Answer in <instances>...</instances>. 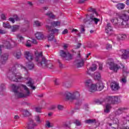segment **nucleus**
Wrapping results in <instances>:
<instances>
[{"instance_id": "nucleus-1", "label": "nucleus", "mask_w": 129, "mask_h": 129, "mask_svg": "<svg viewBox=\"0 0 129 129\" xmlns=\"http://www.w3.org/2000/svg\"><path fill=\"white\" fill-rule=\"evenodd\" d=\"M12 91L17 98H24L30 95L29 88L25 85L21 84L16 86L13 84L12 85Z\"/></svg>"}, {"instance_id": "nucleus-2", "label": "nucleus", "mask_w": 129, "mask_h": 129, "mask_svg": "<svg viewBox=\"0 0 129 129\" xmlns=\"http://www.w3.org/2000/svg\"><path fill=\"white\" fill-rule=\"evenodd\" d=\"M37 65L42 68H48L49 69H54V66L50 60H46V58L43 57V52H40L35 54Z\"/></svg>"}, {"instance_id": "nucleus-3", "label": "nucleus", "mask_w": 129, "mask_h": 129, "mask_svg": "<svg viewBox=\"0 0 129 129\" xmlns=\"http://www.w3.org/2000/svg\"><path fill=\"white\" fill-rule=\"evenodd\" d=\"M16 67H14L9 70V72L7 74V77L9 78L10 80L13 81L14 82H22V79L23 77L21 76L17 75Z\"/></svg>"}, {"instance_id": "nucleus-4", "label": "nucleus", "mask_w": 129, "mask_h": 129, "mask_svg": "<svg viewBox=\"0 0 129 129\" xmlns=\"http://www.w3.org/2000/svg\"><path fill=\"white\" fill-rule=\"evenodd\" d=\"M24 55L26 59L28 60L29 62L26 63V68L22 67V69H24L25 71H27V70H33L35 68L34 63L31 62L33 59V54L29 51H26Z\"/></svg>"}, {"instance_id": "nucleus-5", "label": "nucleus", "mask_w": 129, "mask_h": 129, "mask_svg": "<svg viewBox=\"0 0 129 129\" xmlns=\"http://www.w3.org/2000/svg\"><path fill=\"white\" fill-rule=\"evenodd\" d=\"M129 20V16L125 14H120L117 19V22L116 26L118 28H125L126 22Z\"/></svg>"}, {"instance_id": "nucleus-6", "label": "nucleus", "mask_w": 129, "mask_h": 129, "mask_svg": "<svg viewBox=\"0 0 129 129\" xmlns=\"http://www.w3.org/2000/svg\"><path fill=\"white\" fill-rule=\"evenodd\" d=\"M64 97L66 100H70V101L78 100L80 98V93L78 91L72 93L70 92H66Z\"/></svg>"}, {"instance_id": "nucleus-7", "label": "nucleus", "mask_w": 129, "mask_h": 129, "mask_svg": "<svg viewBox=\"0 0 129 129\" xmlns=\"http://www.w3.org/2000/svg\"><path fill=\"white\" fill-rule=\"evenodd\" d=\"M88 12L93 13V14H90V19L91 20V21L94 22L95 25H97V24L98 23L99 21H100V20L94 17V14H95L96 16H98V14L96 12V10L92 8H89Z\"/></svg>"}, {"instance_id": "nucleus-8", "label": "nucleus", "mask_w": 129, "mask_h": 129, "mask_svg": "<svg viewBox=\"0 0 129 129\" xmlns=\"http://www.w3.org/2000/svg\"><path fill=\"white\" fill-rule=\"evenodd\" d=\"M112 115H111L110 116V120L109 122H107V126H111L112 128H117L118 127V123H119V121L118 120V119L117 118H112Z\"/></svg>"}, {"instance_id": "nucleus-9", "label": "nucleus", "mask_w": 129, "mask_h": 129, "mask_svg": "<svg viewBox=\"0 0 129 129\" xmlns=\"http://www.w3.org/2000/svg\"><path fill=\"white\" fill-rule=\"evenodd\" d=\"M106 100L110 104H118V97L117 96H108L106 98Z\"/></svg>"}, {"instance_id": "nucleus-10", "label": "nucleus", "mask_w": 129, "mask_h": 129, "mask_svg": "<svg viewBox=\"0 0 129 129\" xmlns=\"http://www.w3.org/2000/svg\"><path fill=\"white\" fill-rule=\"evenodd\" d=\"M59 55L60 57L66 58V60H72V54H70L68 51L61 50H60Z\"/></svg>"}, {"instance_id": "nucleus-11", "label": "nucleus", "mask_w": 129, "mask_h": 129, "mask_svg": "<svg viewBox=\"0 0 129 129\" xmlns=\"http://www.w3.org/2000/svg\"><path fill=\"white\" fill-rule=\"evenodd\" d=\"M27 124L28 129H35V127L38 126V124L36 123L32 118H28V121Z\"/></svg>"}, {"instance_id": "nucleus-12", "label": "nucleus", "mask_w": 129, "mask_h": 129, "mask_svg": "<svg viewBox=\"0 0 129 129\" xmlns=\"http://www.w3.org/2000/svg\"><path fill=\"white\" fill-rule=\"evenodd\" d=\"M108 64L109 66L110 70H112L116 73V72H117V71L120 68V66L116 63H115L113 61L108 62Z\"/></svg>"}, {"instance_id": "nucleus-13", "label": "nucleus", "mask_w": 129, "mask_h": 129, "mask_svg": "<svg viewBox=\"0 0 129 129\" xmlns=\"http://www.w3.org/2000/svg\"><path fill=\"white\" fill-rule=\"evenodd\" d=\"M110 87L112 91H117V90H119L120 88L119 84L116 82H112L111 83Z\"/></svg>"}, {"instance_id": "nucleus-14", "label": "nucleus", "mask_w": 129, "mask_h": 129, "mask_svg": "<svg viewBox=\"0 0 129 129\" xmlns=\"http://www.w3.org/2000/svg\"><path fill=\"white\" fill-rule=\"evenodd\" d=\"M46 29L48 30V32H51V34L57 36L59 34V29L56 28H54L52 29V26L49 25L46 26Z\"/></svg>"}, {"instance_id": "nucleus-15", "label": "nucleus", "mask_w": 129, "mask_h": 129, "mask_svg": "<svg viewBox=\"0 0 129 129\" xmlns=\"http://www.w3.org/2000/svg\"><path fill=\"white\" fill-rule=\"evenodd\" d=\"M120 52L122 53L121 59H124V60H126V59H128L129 51L128 50L122 49L120 50Z\"/></svg>"}, {"instance_id": "nucleus-16", "label": "nucleus", "mask_w": 129, "mask_h": 129, "mask_svg": "<svg viewBox=\"0 0 129 129\" xmlns=\"http://www.w3.org/2000/svg\"><path fill=\"white\" fill-rule=\"evenodd\" d=\"M75 63L77 68L83 67L84 65V59L83 58L77 59L75 61Z\"/></svg>"}, {"instance_id": "nucleus-17", "label": "nucleus", "mask_w": 129, "mask_h": 129, "mask_svg": "<svg viewBox=\"0 0 129 129\" xmlns=\"http://www.w3.org/2000/svg\"><path fill=\"white\" fill-rule=\"evenodd\" d=\"M106 33L108 34V35H111V34L113 33V30H112V26L110 23H108L107 24V26L105 28Z\"/></svg>"}, {"instance_id": "nucleus-18", "label": "nucleus", "mask_w": 129, "mask_h": 129, "mask_svg": "<svg viewBox=\"0 0 129 129\" xmlns=\"http://www.w3.org/2000/svg\"><path fill=\"white\" fill-rule=\"evenodd\" d=\"M9 58V53H5L2 56L0 60V63L4 64H5Z\"/></svg>"}, {"instance_id": "nucleus-19", "label": "nucleus", "mask_w": 129, "mask_h": 129, "mask_svg": "<svg viewBox=\"0 0 129 129\" xmlns=\"http://www.w3.org/2000/svg\"><path fill=\"white\" fill-rule=\"evenodd\" d=\"M126 109H127V108H119L115 111V115H120V114H122V113L124 112V110Z\"/></svg>"}, {"instance_id": "nucleus-20", "label": "nucleus", "mask_w": 129, "mask_h": 129, "mask_svg": "<svg viewBox=\"0 0 129 129\" xmlns=\"http://www.w3.org/2000/svg\"><path fill=\"white\" fill-rule=\"evenodd\" d=\"M26 84L28 86H29L31 89H33V90H35V89H36V86H34V83L32 79L30 78L29 81L26 83Z\"/></svg>"}, {"instance_id": "nucleus-21", "label": "nucleus", "mask_w": 129, "mask_h": 129, "mask_svg": "<svg viewBox=\"0 0 129 129\" xmlns=\"http://www.w3.org/2000/svg\"><path fill=\"white\" fill-rule=\"evenodd\" d=\"M97 86V90H98V91H101L103 89V84L102 83V82L101 81H98L97 83L96 84Z\"/></svg>"}, {"instance_id": "nucleus-22", "label": "nucleus", "mask_w": 129, "mask_h": 129, "mask_svg": "<svg viewBox=\"0 0 129 129\" xmlns=\"http://www.w3.org/2000/svg\"><path fill=\"white\" fill-rule=\"evenodd\" d=\"M122 73L124 78L121 79V82H122V83H126V76H127V74H128L129 73L128 72L123 70Z\"/></svg>"}, {"instance_id": "nucleus-23", "label": "nucleus", "mask_w": 129, "mask_h": 129, "mask_svg": "<svg viewBox=\"0 0 129 129\" xmlns=\"http://www.w3.org/2000/svg\"><path fill=\"white\" fill-rule=\"evenodd\" d=\"M96 90H97L96 85L92 84L89 88V91L90 92H94V91H96Z\"/></svg>"}, {"instance_id": "nucleus-24", "label": "nucleus", "mask_w": 129, "mask_h": 129, "mask_svg": "<svg viewBox=\"0 0 129 129\" xmlns=\"http://www.w3.org/2000/svg\"><path fill=\"white\" fill-rule=\"evenodd\" d=\"M14 55L17 59H21V57H22V52H21V50H17L14 54Z\"/></svg>"}, {"instance_id": "nucleus-25", "label": "nucleus", "mask_w": 129, "mask_h": 129, "mask_svg": "<svg viewBox=\"0 0 129 129\" xmlns=\"http://www.w3.org/2000/svg\"><path fill=\"white\" fill-rule=\"evenodd\" d=\"M111 108V106L110 104H107L106 105L105 108L104 109V112H105V113H108V112H110Z\"/></svg>"}, {"instance_id": "nucleus-26", "label": "nucleus", "mask_w": 129, "mask_h": 129, "mask_svg": "<svg viewBox=\"0 0 129 129\" xmlns=\"http://www.w3.org/2000/svg\"><path fill=\"white\" fill-rule=\"evenodd\" d=\"M85 123H88V124H91L92 123H96V119H89L85 120Z\"/></svg>"}, {"instance_id": "nucleus-27", "label": "nucleus", "mask_w": 129, "mask_h": 129, "mask_svg": "<svg viewBox=\"0 0 129 129\" xmlns=\"http://www.w3.org/2000/svg\"><path fill=\"white\" fill-rule=\"evenodd\" d=\"M35 36L37 40H42L44 38V35L41 32H37L35 34Z\"/></svg>"}, {"instance_id": "nucleus-28", "label": "nucleus", "mask_w": 129, "mask_h": 129, "mask_svg": "<svg viewBox=\"0 0 129 129\" xmlns=\"http://www.w3.org/2000/svg\"><path fill=\"white\" fill-rule=\"evenodd\" d=\"M34 119L35 121L37 122V124H40L42 122V120L41 119V117L39 115H35L34 116Z\"/></svg>"}, {"instance_id": "nucleus-29", "label": "nucleus", "mask_w": 129, "mask_h": 129, "mask_svg": "<svg viewBox=\"0 0 129 129\" xmlns=\"http://www.w3.org/2000/svg\"><path fill=\"white\" fill-rule=\"evenodd\" d=\"M125 38H126V35L125 34H118L117 36V39L118 41L124 40Z\"/></svg>"}, {"instance_id": "nucleus-30", "label": "nucleus", "mask_w": 129, "mask_h": 129, "mask_svg": "<svg viewBox=\"0 0 129 129\" xmlns=\"http://www.w3.org/2000/svg\"><path fill=\"white\" fill-rule=\"evenodd\" d=\"M125 7V5H124L123 3H119L116 5V8L118 9V10H123Z\"/></svg>"}, {"instance_id": "nucleus-31", "label": "nucleus", "mask_w": 129, "mask_h": 129, "mask_svg": "<svg viewBox=\"0 0 129 129\" xmlns=\"http://www.w3.org/2000/svg\"><path fill=\"white\" fill-rule=\"evenodd\" d=\"M4 46L7 48V49H11L12 48V45H11V43L8 41H5L4 42Z\"/></svg>"}, {"instance_id": "nucleus-32", "label": "nucleus", "mask_w": 129, "mask_h": 129, "mask_svg": "<svg viewBox=\"0 0 129 129\" xmlns=\"http://www.w3.org/2000/svg\"><path fill=\"white\" fill-rule=\"evenodd\" d=\"M60 23L59 21H53L51 23V25L52 27H59L60 26Z\"/></svg>"}, {"instance_id": "nucleus-33", "label": "nucleus", "mask_w": 129, "mask_h": 129, "mask_svg": "<svg viewBox=\"0 0 129 129\" xmlns=\"http://www.w3.org/2000/svg\"><path fill=\"white\" fill-rule=\"evenodd\" d=\"M46 16H47L49 19H54L55 16L53 14V13L48 12L46 14Z\"/></svg>"}, {"instance_id": "nucleus-34", "label": "nucleus", "mask_w": 129, "mask_h": 129, "mask_svg": "<svg viewBox=\"0 0 129 129\" xmlns=\"http://www.w3.org/2000/svg\"><path fill=\"white\" fill-rule=\"evenodd\" d=\"M30 115H31V114L28 110H23V116H24V117H28L30 116Z\"/></svg>"}, {"instance_id": "nucleus-35", "label": "nucleus", "mask_w": 129, "mask_h": 129, "mask_svg": "<svg viewBox=\"0 0 129 129\" xmlns=\"http://www.w3.org/2000/svg\"><path fill=\"white\" fill-rule=\"evenodd\" d=\"M63 86L66 87V88H69L71 86V83L70 82H64L62 84Z\"/></svg>"}, {"instance_id": "nucleus-36", "label": "nucleus", "mask_w": 129, "mask_h": 129, "mask_svg": "<svg viewBox=\"0 0 129 129\" xmlns=\"http://www.w3.org/2000/svg\"><path fill=\"white\" fill-rule=\"evenodd\" d=\"M85 85L87 87H90L91 85L92 84V81L91 80H87L85 82Z\"/></svg>"}, {"instance_id": "nucleus-37", "label": "nucleus", "mask_w": 129, "mask_h": 129, "mask_svg": "<svg viewBox=\"0 0 129 129\" xmlns=\"http://www.w3.org/2000/svg\"><path fill=\"white\" fill-rule=\"evenodd\" d=\"M94 76H95V78L97 80H98V81L100 80V77H101L100 73H99V72H95L94 73Z\"/></svg>"}, {"instance_id": "nucleus-38", "label": "nucleus", "mask_w": 129, "mask_h": 129, "mask_svg": "<svg viewBox=\"0 0 129 129\" xmlns=\"http://www.w3.org/2000/svg\"><path fill=\"white\" fill-rule=\"evenodd\" d=\"M20 28V26L19 25H14L13 26V28H12V32H17L18 30Z\"/></svg>"}, {"instance_id": "nucleus-39", "label": "nucleus", "mask_w": 129, "mask_h": 129, "mask_svg": "<svg viewBox=\"0 0 129 129\" xmlns=\"http://www.w3.org/2000/svg\"><path fill=\"white\" fill-rule=\"evenodd\" d=\"M54 37L55 36H54V35L50 33V34H49L47 36V39H48V41H53V40H54Z\"/></svg>"}, {"instance_id": "nucleus-40", "label": "nucleus", "mask_w": 129, "mask_h": 129, "mask_svg": "<svg viewBox=\"0 0 129 129\" xmlns=\"http://www.w3.org/2000/svg\"><path fill=\"white\" fill-rule=\"evenodd\" d=\"M3 27L4 28H7V29H11L12 27L11 26V25H10L9 23H3Z\"/></svg>"}, {"instance_id": "nucleus-41", "label": "nucleus", "mask_w": 129, "mask_h": 129, "mask_svg": "<svg viewBox=\"0 0 129 129\" xmlns=\"http://www.w3.org/2000/svg\"><path fill=\"white\" fill-rule=\"evenodd\" d=\"M17 37L19 42H23V41H24V37L21 36V34H17Z\"/></svg>"}, {"instance_id": "nucleus-42", "label": "nucleus", "mask_w": 129, "mask_h": 129, "mask_svg": "<svg viewBox=\"0 0 129 129\" xmlns=\"http://www.w3.org/2000/svg\"><path fill=\"white\" fill-rule=\"evenodd\" d=\"M35 111H36V112H38L39 113H41V109H42V108H41V107H36L35 108Z\"/></svg>"}, {"instance_id": "nucleus-43", "label": "nucleus", "mask_w": 129, "mask_h": 129, "mask_svg": "<svg viewBox=\"0 0 129 129\" xmlns=\"http://www.w3.org/2000/svg\"><path fill=\"white\" fill-rule=\"evenodd\" d=\"M74 123H75L77 126H79L81 125V123H80L79 120L78 119H76L75 121L74 122Z\"/></svg>"}, {"instance_id": "nucleus-44", "label": "nucleus", "mask_w": 129, "mask_h": 129, "mask_svg": "<svg viewBox=\"0 0 129 129\" xmlns=\"http://www.w3.org/2000/svg\"><path fill=\"white\" fill-rule=\"evenodd\" d=\"M81 34L83 32H85V25H81L80 28Z\"/></svg>"}, {"instance_id": "nucleus-45", "label": "nucleus", "mask_w": 129, "mask_h": 129, "mask_svg": "<svg viewBox=\"0 0 129 129\" xmlns=\"http://www.w3.org/2000/svg\"><path fill=\"white\" fill-rule=\"evenodd\" d=\"M13 18L14 20H15V21H21V19L19 18V16H18V15H14Z\"/></svg>"}, {"instance_id": "nucleus-46", "label": "nucleus", "mask_w": 129, "mask_h": 129, "mask_svg": "<svg viewBox=\"0 0 129 129\" xmlns=\"http://www.w3.org/2000/svg\"><path fill=\"white\" fill-rule=\"evenodd\" d=\"M4 89H6V85H5V84H2L0 85V90L1 91H3Z\"/></svg>"}, {"instance_id": "nucleus-47", "label": "nucleus", "mask_w": 129, "mask_h": 129, "mask_svg": "<svg viewBox=\"0 0 129 129\" xmlns=\"http://www.w3.org/2000/svg\"><path fill=\"white\" fill-rule=\"evenodd\" d=\"M96 69H97V67L96 66V65H94L93 67H91L89 68V70L92 71L93 72L95 71Z\"/></svg>"}, {"instance_id": "nucleus-48", "label": "nucleus", "mask_w": 129, "mask_h": 129, "mask_svg": "<svg viewBox=\"0 0 129 129\" xmlns=\"http://www.w3.org/2000/svg\"><path fill=\"white\" fill-rule=\"evenodd\" d=\"M31 43H32V41H31L30 40H27V42H26V46L27 47H31V46H32V45L31 44Z\"/></svg>"}, {"instance_id": "nucleus-49", "label": "nucleus", "mask_w": 129, "mask_h": 129, "mask_svg": "<svg viewBox=\"0 0 129 129\" xmlns=\"http://www.w3.org/2000/svg\"><path fill=\"white\" fill-rule=\"evenodd\" d=\"M57 109L58 110H63V109H64V106H63L62 105H58Z\"/></svg>"}, {"instance_id": "nucleus-50", "label": "nucleus", "mask_w": 129, "mask_h": 129, "mask_svg": "<svg viewBox=\"0 0 129 129\" xmlns=\"http://www.w3.org/2000/svg\"><path fill=\"white\" fill-rule=\"evenodd\" d=\"M111 48H112V46L111 45H110V44H107L106 45V50H110V49H111Z\"/></svg>"}, {"instance_id": "nucleus-51", "label": "nucleus", "mask_w": 129, "mask_h": 129, "mask_svg": "<svg viewBox=\"0 0 129 129\" xmlns=\"http://www.w3.org/2000/svg\"><path fill=\"white\" fill-rule=\"evenodd\" d=\"M34 25H35L36 27H40V26H41V23H40L39 21H34Z\"/></svg>"}, {"instance_id": "nucleus-52", "label": "nucleus", "mask_w": 129, "mask_h": 129, "mask_svg": "<svg viewBox=\"0 0 129 129\" xmlns=\"http://www.w3.org/2000/svg\"><path fill=\"white\" fill-rule=\"evenodd\" d=\"M62 35H66V34H68V29H65L61 33Z\"/></svg>"}, {"instance_id": "nucleus-53", "label": "nucleus", "mask_w": 129, "mask_h": 129, "mask_svg": "<svg viewBox=\"0 0 129 129\" xmlns=\"http://www.w3.org/2000/svg\"><path fill=\"white\" fill-rule=\"evenodd\" d=\"M9 21H10V22H12L13 24H14L15 21V19L14 18V17H11L9 19Z\"/></svg>"}, {"instance_id": "nucleus-54", "label": "nucleus", "mask_w": 129, "mask_h": 129, "mask_svg": "<svg viewBox=\"0 0 129 129\" xmlns=\"http://www.w3.org/2000/svg\"><path fill=\"white\" fill-rule=\"evenodd\" d=\"M57 62L59 63V68H63V64H62V63H61V61H60V60L58 59Z\"/></svg>"}, {"instance_id": "nucleus-55", "label": "nucleus", "mask_w": 129, "mask_h": 129, "mask_svg": "<svg viewBox=\"0 0 129 129\" xmlns=\"http://www.w3.org/2000/svg\"><path fill=\"white\" fill-rule=\"evenodd\" d=\"M46 126H48V127H52V126L51 125V123H50V121L47 120L46 121Z\"/></svg>"}, {"instance_id": "nucleus-56", "label": "nucleus", "mask_w": 129, "mask_h": 129, "mask_svg": "<svg viewBox=\"0 0 129 129\" xmlns=\"http://www.w3.org/2000/svg\"><path fill=\"white\" fill-rule=\"evenodd\" d=\"M38 3L39 5H43L45 3V0H38Z\"/></svg>"}, {"instance_id": "nucleus-57", "label": "nucleus", "mask_w": 129, "mask_h": 129, "mask_svg": "<svg viewBox=\"0 0 129 129\" xmlns=\"http://www.w3.org/2000/svg\"><path fill=\"white\" fill-rule=\"evenodd\" d=\"M1 17L2 20H3L4 21H6V16L5 15V14H2Z\"/></svg>"}, {"instance_id": "nucleus-58", "label": "nucleus", "mask_w": 129, "mask_h": 129, "mask_svg": "<svg viewBox=\"0 0 129 129\" xmlns=\"http://www.w3.org/2000/svg\"><path fill=\"white\" fill-rule=\"evenodd\" d=\"M5 34H7V32H6L2 29H0V34L1 35H4Z\"/></svg>"}, {"instance_id": "nucleus-59", "label": "nucleus", "mask_w": 129, "mask_h": 129, "mask_svg": "<svg viewBox=\"0 0 129 129\" xmlns=\"http://www.w3.org/2000/svg\"><path fill=\"white\" fill-rule=\"evenodd\" d=\"M87 0H79V4H84Z\"/></svg>"}, {"instance_id": "nucleus-60", "label": "nucleus", "mask_w": 129, "mask_h": 129, "mask_svg": "<svg viewBox=\"0 0 129 129\" xmlns=\"http://www.w3.org/2000/svg\"><path fill=\"white\" fill-rule=\"evenodd\" d=\"M95 102L97 104H102V102L99 101V100H96Z\"/></svg>"}, {"instance_id": "nucleus-61", "label": "nucleus", "mask_w": 129, "mask_h": 129, "mask_svg": "<svg viewBox=\"0 0 129 129\" xmlns=\"http://www.w3.org/2000/svg\"><path fill=\"white\" fill-rule=\"evenodd\" d=\"M31 43H32L33 44H37L38 42H37V40H36V39H32V40L31 41Z\"/></svg>"}, {"instance_id": "nucleus-62", "label": "nucleus", "mask_w": 129, "mask_h": 129, "mask_svg": "<svg viewBox=\"0 0 129 129\" xmlns=\"http://www.w3.org/2000/svg\"><path fill=\"white\" fill-rule=\"evenodd\" d=\"M54 84L55 85H59V82L57 80H54Z\"/></svg>"}, {"instance_id": "nucleus-63", "label": "nucleus", "mask_w": 129, "mask_h": 129, "mask_svg": "<svg viewBox=\"0 0 129 129\" xmlns=\"http://www.w3.org/2000/svg\"><path fill=\"white\" fill-rule=\"evenodd\" d=\"M19 118H20V116L18 115H16L15 116H14V119H19Z\"/></svg>"}, {"instance_id": "nucleus-64", "label": "nucleus", "mask_w": 129, "mask_h": 129, "mask_svg": "<svg viewBox=\"0 0 129 129\" xmlns=\"http://www.w3.org/2000/svg\"><path fill=\"white\" fill-rule=\"evenodd\" d=\"M125 119L127 121V122H128V123H129V117H128V115H127L126 117H125Z\"/></svg>"}]
</instances>
